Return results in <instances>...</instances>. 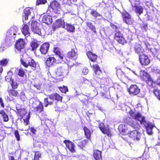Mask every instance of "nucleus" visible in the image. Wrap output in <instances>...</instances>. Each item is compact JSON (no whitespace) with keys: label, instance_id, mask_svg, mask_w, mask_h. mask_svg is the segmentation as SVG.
<instances>
[{"label":"nucleus","instance_id":"f257e3e1","mask_svg":"<svg viewBox=\"0 0 160 160\" xmlns=\"http://www.w3.org/2000/svg\"><path fill=\"white\" fill-rule=\"evenodd\" d=\"M20 57L21 64L24 67L28 68L30 66L34 70H36L38 68V64L33 59L29 57L25 58L23 55H21Z\"/></svg>","mask_w":160,"mask_h":160},{"label":"nucleus","instance_id":"f03ea898","mask_svg":"<svg viewBox=\"0 0 160 160\" xmlns=\"http://www.w3.org/2000/svg\"><path fill=\"white\" fill-rule=\"evenodd\" d=\"M107 81V79L105 78H102L100 79L99 83L101 85H104V86H101L100 88H103L104 91L100 93L102 97L105 98H109L110 96L109 87L108 85L105 84V82Z\"/></svg>","mask_w":160,"mask_h":160},{"label":"nucleus","instance_id":"7ed1b4c3","mask_svg":"<svg viewBox=\"0 0 160 160\" xmlns=\"http://www.w3.org/2000/svg\"><path fill=\"white\" fill-rule=\"evenodd\" d=\"M141 80L145 82L148 86L153 87V84H155L154 82L151 78L150 75L145 72H143L140 75Z\"/></svg>","mask_w":160,"mask_h":160},{"label":"nucleus","instance_id":"20e7f679","mask_svg":"<svg viewBox=\"0 0 160 160\" xmlns=\"http://www.w3.org/2000/svg\"><path fill=\"white\" fill-rule=\"evenodd\" d=\"M68 73L67 68L64 66L58 68L56 72V74L57 76L62 77L61 78H58L57 80L61 81L63 80L64 76L67 75Z\"/></svg>","mask_w":160,"mask_h":160},{"label":"nucleus","instance_id":"39448f33","mask_svg":"<svg viewBox=\"0 0 160 160\" xmlns=\"http://www.w3.org/2000/svg\"><path fill=\"white\" fill-rule=\"evenodd\" d=\"M26 43L24 39L21 38L17 40L14 47L17 51L20 53L25 52V45Z\"/></svg>","mask_w":160,"mask_h":160},{"label":"nucleus","instance_id":"423d86ee","mask_svg":"<svg viewBox=\"0 0 160 160\" xmlns=\"http://www.w3.org/2000/svg\"><path fill=\"white\" fill-rule=\"evenodd\" d=\"M128 113L130 116L132 118L140 122L141 124H144L146 122L144 117L142 116L140 112L136 113L131 110Z\"/></svg>","mask_w":160,"mask_h":160},{"label":"nucleus","instance_id":"0eeeda50","mask_svg":"<svg viewBox=\"0 0 160 160\" xmlns=\"http://www.w3.org/2000/svg\"><path fill=\"white\" fill-rule=\"evenodd\" d=\"M39 23L34 20H32L31 23V29L34 34L41 35L42 33L41 30L39 27Z\"/></svg>","mask_w":160,"mask_h":160},{"label":"nucleus","instance_id":"6e6552de","mask_svg":"<svg viewBox=\"0 0 160 160\" xmlns=\"http://www.w3.org/2000/svg\"><path fill=\"white\" fill-rule=\"evenodd\" d=\"M123 21L128 25H131L133 23V20L131 15L127 11L121 12Z\"/></svg>","mask_w":160,"mask_h":160},{"label":"nucleus","instance_id":"1a4fd4ad","mask_svg":"<svg viewBox=\"0 0 160 160\" xmlns=\"http://www.w3.org/2000/svg\"><path fill=\"white\" fill-rule=\"evenodd\" d=\"M141 133L138 131L134 130L129 131L127 133L128 137L134 140L138 141L141 138Z\"/></svg>","mask_w":160,"mask_h":160},{"label":"nucleus","instance_id":"9d476101","mask_svg":"<svg viewBox=\"0 0 160 160\" xmlns=\"http://www.w3.org/2000/svg\"><path fill=\"white\" fill-rule=\"evenodd\" d=\"M114 39L119 43L123 45L127 42V41L124 38L123 34L120 31H118L115 33Z\"/></svg>","mask_w":160,"mask_h":160},{"label":"nucleus","instance_id":"9b49d317","mask_svg":"<svg viewBox=\"0 0 160 160\" xmlns=\"http://www.w3.org/2000/svg\"><path fill=\"white\" fill-rule=\"evenodd\" d=\"M50 7L55 13H60L58 9L60 8L61 5L56 0H53L50 2Z\"/></svg>","mask_w":160,"mask_h":160},{"label":"nucleus","instance_id":"f8f14e48","mask_svg":"<svg viewBox=\"0 0 160 160\" xmlns=\"http://www.w3.org/2000/svg\"><path fill=\"white\" fill-rule=\"evenodd\" d=\"M65 22L64 20L60 18L52 24V28L53 30L54 31L56 28L62 27L63 28H65Z\"/></svg>","mask_w":160,"mask_h":160},{"label":"nucleus","instance_id":"ddd939ff","mask_svg":"<svg viewBox=\"0 0 160 160\" xmlns=\"http://www.w3.org/2000/svg\"><path fill=\"white\" fill-rule=\"evenodd\" d=\"M128 91L130 94L136 95L139 93L140 89L136 85L132 84L128 88Z\"/></svg>","mask_w":160,"mask_h":160},{"label":"nucleus","instance_id":"4468645a","mask_svg":"<svg viewBox=\"0 0 160 160\" xmlns=\"http://www.w3.org/2000/svg\"><path fill=\"white\" fill-rule=\"evenodd\" d=\"M63 143L65 144L67 148L71 152L74 153L75 152L74 143L68 140H65L63 141Z\"/></svg>","mask_w":160,"mask_h":160},{"label":"nucleus","instance_id":"2eb2a0df","mask_svg":"<svg viewBox=\"0 0 160 160\" xmlns=\"http://www.w3.org/2000/svg\"><path fill=\"white\" fill-rule=\"evenodd\" d=\"M139 60L142 65L147 66L150 62V60L148 56L144 54L139 56Z\"/></svg>","mask_w":160,"mask_h":160},{"label":"nucleus","instance_id":"dca6fc26","mask_svg":"<svg viewBox=\"0 0 160 160\" xmlns=\"http://www.w3.org/2000/svg\"><path fill=\"white\" fill-rule=\"evenodd\" d=\"M77 49L75 47L67 53V58L69 59L75 60L77 58Z\"/></svg>","mask_w":160,"mask_h":160},{"label":"nucleus","instance_id":"f3484780","mask_svg":"<svg viewBox=\"0 0 160 160\" xmlns=\"http://www.w3.org/2000/svg\"><path fill=\"white\" fill-rule=\"evenodd\" d=\"M50 44L48 42H46L42 44L40 46V51L42 54H46L48 51Z\"/></svg>","mask_w":160,"mask_h":160},{"label":"nucleus","instance_id":"a211bd4d","mask_svg":"<svg viewBox=\"0 0 160 160\" xmlns=\"http://www.w3.org/2000/svg\"><path fill=\"white\" fill-rule=\"evenodd\" d=\"M57 60L55 58L52 56H49L46 60L45 64L48 67L53 66L56 63Z\"/></svg>","mask_w":160,"mask_h":160},{"label":"nucleus","instance_id":"6ab92c4d","mask_svg":"<svg viewBox=\"0 0 160 160\" xmlns=\"http://www.w3.org/2000/svg\"><path fill=\"white\" fill-rule=\"evenodd\" d=\"M48 97L49 99L52 101L56 100L58 102H62V97L56 93H53L48 95Z\"/></svg>","mask_w":160,"mask_h":160},{"label":"nucleus","instance_id":"aec40b11","mask_svg":"<svg viewBox=\"0 0 160 160\" xmlns=\"http://www.w3.org/2000/svg\"><path fill=\"white\" fill-rule=\"evenodd\" d=\"M37 102L38 103V105L36 107H32V108L34 112L39 113L44 111L43 106L41 101H38Z\"/></svg>","mask_w":160,"mask_h":160},{"label":"nucleus","instance_id":"412c9836","mask_svg":"<svg viewBox=\"0 0 160 160\" xmlns=\"http://www.w3.org/2000/svg\"><path fill=\"white\" fill-rule=\"evenodd\" d=\"M134 48L135 52L138 54L139 56L144 54V51L141 45L136 44Z\"/></svg>","mask_w":160,"mask_h":160},{"label":"nucleus","instance_id":"4be33fe9","mask_svg":"<svg viewBox=\"0 0 160 160\" xmlns=\"http://www.w3.org/2000/svg\"><path fill=\"white\" fill-rule=\"evenodd\" d=\"M145 123H146V125H145V126L148 134L149 135H152V129L154 127V125L152 124L151 122L147 123L146 122Z\"/></svg>","mask_w":160,"mask_h":160},{"label":"nucleus","instance_id":"5701e85b","mask_svg":"<svg viewBox=\"0 0 160 160\" xmlns=\"http://www.w3.org/2000/svg\"><path fill=\"white\" fill-rule=\"evenodd\" d=\"M86 54L88 59L92 62H96L98 56L95 53H93L91 51H88Z\"/></svg>","mask_w":160,"mask_h":160},{"label":"nucleus","instance_id":"b1692460","mask_svg":"<svg viewBox=\"0 0 160 160\" xmlns=\"http://www.w3.org/2000/svg\"><path fill=\"white\" fill-rule=\"evenodd\" d=\"M102 151L96 149L93 150V155L96 160H102Z\"/></svg>","mask_w":160,"mask_h":160},{"label":"nucleus","instance_id":"393cba45","mask_svg":"<svg viewBox=\"0 0 160 160\" xmlns=\"http://www.w3.org/2000/svg\"><path fill=\"white\" fill-rule=\"evenodd\" d=\"M13 37V35L12 34H10L9 32L8 31L7 32L5 39V42L7 44L9 45H12Z\"/></svg>","mask_w":160,"mask_h":160},{"label":"nucleus","instance_id":"a878e982","mask_svg":"<svg viewBox=\"0 0 160 160\" xmlns=\"http://www.w3.org/2000/svg\"><path fill=\"white\" fill-rule=\"evenodd\" d=\"M90 65L91 67L92 68V69L94 71V72L95 74L99 76L101 74H102V71L98 64H93L92 65L90 64Z\"/></svg>","mask_w":160,"mask_h":160},{"label":"nucleus","instance_id":"bb28decb","mask_svg":"<svg viewBox=\"0 0 160 160\" xmlns=\"http://www.w3.org/2000/svg\"><path fill=\"white\" fill-rule=\"evenodd\" d=\"M21 31L22 33L25 36L26 35L29 36L30 34L29 27L26 24H23L22 25V28L21 29Z\"/></svg>","mask_w":160,"mask_h":160},{"label":"nucleus","instance_id":"cd10ccee","mask_svg":"<svg viewBox=\"0 0 160 160\" xmlns=\"http://www.w3.org/2000/svg\"><path fill=\"white\" fill-rule=\"evenodd\" d=\"M42 21L47 25L51 24L52 22V17L49 15H45L43 16Z\"/></svg>","mask_w":160,"mask_h":160},{"label":"nucleus","instance_id":"c85d7f7f","mask_svg":"<svg viewBox=\"0 0 160 160\" xmlns=\"http://www.w3.org/2000/svg\"><path fill=\"white\" fill-rule=\"evenodd\" d=\"M16 89L11 88L8 90V92L10 96L17 97L19 96V93Z\"/></svg>","mask_w":160,"mask_h":160},{"label":"nucleus","instance_id":"c756f323","mask_svg":"<svg viewBox=\"0 0 160 160\" xmlns=\"http://www.w3.org/2000/svg\"><path fill=\"white\" fill-rule=\"evenodd\" d=\"M77 144L78 147L80 148L83 149L87 144L88 141L87 140L85 139L82 141L80 140H77Z\"/></svg>","mask_w":160,"mask_h":160},{"label":"nucleus","instance_id":"7c9ffc66","mask_svg":"<svg viewBox=\"0 0 160 160\" xmlns=\"http://www.w3.org/2000/svg\"><path fill=\"white\" fill-rule=\"evenodd\" d=\"M16 113L18 116H19L21 119H22L23 116L27 113V112L25 109L20 108L17 110Z\"/></svg>","mask_w":160,"mask_h":160},{"label":"nucleus","instance_id":"2f4dec72","mask_svg":"<svg viewBox=\"0 0 160 160\" xmlns=\"http://www.w3.org/2000/svg\"><path fill=\"white\" fill-rule=\"evenodd\" d=\"M64 28L67 30L68 32H75V28L73 25L66 23L65 25V28Z\"/></svg>","mask_w":160,"mask_h":160},{"label":"nucleus","instance_id":"473e14b6","mask_svg":"<svg viewBox=\"0 0 160 160\" xmlns=\"http://www.w3.org/2000/svg\"><path fill=\"white\" fill-rule=\"evenodd\" d=\"M89 83V80L83 77H81L79 79L78 82L79 86H81V85L83 84H88Z\"/></svg>","mask_w":160,"mask_h":160},{"label":"nucleus","instance_id":"72a5a7b5","mask_svg":"<svg viewBox=\"0 0 160 160\" xmlns=\"http://www.w3.org/2000/svg\"><path fill=\"white\" fill-rule=\"evenodd\" d=\"M127 124L135 129H139L140 126L139 123L136 122L134 121H129Z\"/></svg>","mask_w":160,"mask_h":160},{"label":"nucleus","instance_id":"f704fd0d","mask_svg":"<svg viewBox=\"0 0 160 160\" xmlns=\"http://www.w3.org/2000/svg\"><path fill=\"white\" fill-rule=\"evenodd\" d=\"M0 114L2 115L3 121L4 122H8L9 120L8 115L3 110L0 111Z\"/></svg>","mask_w":160,"mask_h":160},{"label":"nucleus","instance_id":"c9c22d12","mask_svg":"<svg viewBox=\"0 0 160 160\" xmlns=\"http://www.w3.org/2000/svg\"><path fill=\"white\" fill-rule=\"evenodd\" d=\"M134 8H135V12L136 13L141 15L143 13V8L142 6L135 5L134 6Z\"/></svg>","mask_w":160,"mask_h":160},{"label":"nucleus","instance_id":"e433bc0d","mask_svg":"<svg viewBox=\"0 0 160 160\" xmlns=\"http://www.w3.org/2000/svg\"><path fill=\"white\" fill-rule=\"evenodd\" d=\"M118 129L119 132L120 134L123 135H126L127 134L126 132L127 129L126 128L125 125H120L119 126Z\"/></svg>","mask_w":160,"mask_h":160},{"label":"nucleus","instance_id":"4c0bfd02","mask_svg":"<svg viewBox=\"0 0 160 160\" xmlns=\"http://www.w3.org/2000/svg\"><path fill=\"white\" fill-rule=\"evenodd\" d=\"M83 129L86 138L88 139H90L91 136L90 131L86 126L83 128Z\"/></svg>","mask_w":160,"mask_h":160},{"label":"nucleus","instance_id":"58836bf2","mask_svg":"<svg viewBox=\"0 0 160 160\" xmlns=\"http://www.w3.org/2000/svg\"><path fill=\"white\" fill-rule=\"evenodd\" d=\"M24 15L23 17L25 20H27L28 19V16L31 14L30 9L29 8H26L24 10Z\"/></svg>","mask_w":160,"mask_h":160},{"label":"nucleus","instance_id":"ea45409f","mask_svg":"<svg viewBox=\"0 0 160 160\" xmlns=\"http://www.w3.org/2000/svg\"><path fill=\"white\" fill-rule=\"evenodd\" d=\"M116 74L118 78L120 79H122L125 76V73H124L121 69L117 70Z\"/></svg>","mask_w":160,"mask_h":160},{"label":"nucleus","instance_id":"a19ab883","mask_svg":"<svg viewBox=\"0 0 160 160\" xmlns=\"http://www.w3.org/2000/svg\"><path fill=\"white\" fill-rule=\"evenodd\" d=\"M101 131L102 133L106 134L109 137H111L112 136L111 131L108 128L105 127Z\"/></svg>","mask_w":160,"mask_h":160},{"label":"nucleus","instance_id":"79ce46f5","mask_svg":"<svg viewBox=\"0 0 160 160\" xmlns=\"http://www.w3.org/2000/svg\"><path fill=\"white\" fill-rule=\"evenodd\" d=\"M39 44L36 42L34 41H32L30 44V46L31 47V50L32 51H36Z\"/></svg>","mask_w":160,"mask_h":160},{"label":"nucleus","instance_id":"37998d69","mask_svg":"<svg viewBox=\"0 0 160 160\" xmlns=\"http://www.w3.org/2000/svg\"><path fill=\"white\" fill-rule=\"evenodd\" d=\"M48 97L45 98L44 99V106L45 107H47L49 105H52L53 104V101H49Z\"/></svg>","mask_w":160,"mask_h":160},{"label":"nucleus","instance_id":"c03bdc74","mask_svg":"<svg viewBox=\"0 0 160 160\" xmlns=\"http://www.w3.org/2000/svg\"><path fill=\"white\" fill-rule=\"evenodd\" d=\"M77 0H62V4L64 5H70L72 2H76Z\"/></svg>","mask_w":160,"mask_h":160},{"label":"nucleus","instance_id":"a18cd8bd","mask_svg":"<svg viewBox=\"0 0 160 160\" xmlns=\"http://www.w3.org/2000/svg\"><path fill=\"white\" fill-rule=\"evenodd\" d=\"M25 74V72L23 68H21L18 70V75L19 77H23Z\"/></svg>","mask_w":160,"mask_h":160},{"label":"nucleus","instance_id":"49530a36","mask_svg":"<svg viewBox=\"0 0 160 160\" xmlns=\"http://www.w3.org/2000/svg\"><path fill=\"white\" fill-rule=\"evenodd\" d=\"M90 14L94 17L96 18L98 17L102 16V15L99 13L97 11L92 10L90 12Z\"/></svg>","mask_w":160,"mask_h":160},{"label":"nucleus","instance_id":"de8ad7c7","mask_svg":"<svg viewBox=\"0 0 160 160\" xmlns=\"http://www.w3.org/2000/svg\"><path fill=\"white\" fill-rule=\"evenodd\" d=\"M12 88L17 89L19 86L18 83L14 81V80H12V81L10 82Z\"/></svg>","mask_w":160,"mask_h":160},{"label":"nucleus","instance_id":"09e8293b","mask_svg":"<svg viewBox=\"0 0 160 160\" xmlns=\"http://www.w3.org/2000/svg\"><path fill=\"white\" fill-rule=\"evenodd\" d=\"M58 89L62 93H66L68 91V89L67 87L63 86L62 87H59Z\"/></svg>","mask_w":160,"mask_h":160},{"label":"nucleus","instance_id":"8fccbe9b","mask_svg":"<svg viewBox=\"0 0 160 160\" xmlns=\"http://www.w3.org/2000/svg\"><path fill=\"white\" fill-rule=\"evenodd\" d=\"M87 26L91 29L94 32H96V28L91 22H86Z\"/></svg>","mask_w":160,"mask_h":160},{"label":"nucleus","instance_id":"3c124183","mask_svg":"<svg viewBox=\"0 0 160 160\" xmlns=\"http://www.w3.org/2000/svg\"><path fill=\"white\" fill-rule=\"evenodd\" d=\"M8 63V60L7 58H5L0 61V65L2 66H6Z\"/></svg>","mask_w":160,"mask_h":160},{"label":"nucleus","instance_id":"603ef678","mask_svg":"<svg viewBox=\"0 0 160 160\" xmlns=\"http://www.w3.org/2000/svg\"><path fill=\"white\" fill-rule=\"evenodd\" d=\"M153 93L157 98L160 100V91L158 89H156L153 91Z\"/></svg>","mask_w":160,"mask_h":160},{"label":"nucleus","instance_id":"864d4df0","mask_svg":"<svg viewBox=\"0 0 160 160\" xmlns=\"http://www.w3.org/2000/svg\"><path fill=\"white\" fill-rule=\"evenodd\" d=\"M14 135L16 138L17 140L18 141H19L20 140V136L18 130H16L14 131Z\"/></svg>","mask_w":160,"mask_h":160},{"label":"nucleus","instance_id":"5fc2aeb1","mask_svg":"<svg viewBox=\"0 0 160 160\" xmlns=\"http://www.w3.org/2000/svg\"><path fill=\"white\" fill-rule=\"evenodd\" d=\"M13 79L12 76L9 75H8L5 77V81L8 82H10L12 81V80Z\"/></svg>","mask_w":160,"mask_h":160},{"label":"nucleus","instance_id":"6e6d98bb","mask_svg":"<svg viewBox=\"0 0 160 160\" xmlns=\"http://www.w3.org/2000/svg\"><path fill=\"white\" fill-rule=\"evenodd\" d=\"M30 118V115L28 114L25 119L23 120V123L25 125L27 126L28 125L29 123V120Z\"/></svg>","mask_w":160,"mask_h":160},{"label":"nucleus","instance_id":"4d7b16f0","mask_svg":"<svg viewBox=\"0 0 160 160\" xmlns=\"http://www.w3.org/2000/svg\"><path fill=\"white\" fill-rule=\"evenodd\" d=\"M98 127L100 130L101 131L105 127L104 123L103 122H100L99 123Z\"/></svg>","mask_w":160,"mask_h":160},{"label":"nucleus","instance_id":"13d9d810","mask_svg":"<svg viewBox=\"0 0 160 160\" xmlns=\"http://www.w3.org/2000/svg\"><path fill=\"white\" fill-rule=\"evenodd\" d=\"M35 153L34 157H37L38 158H39L41 157V153L39 151L34 152Z\"/></svg>","mask_w":160,"mask_h":160},{"label":"nucleus","instance_id":"bf43d9fd","mask_svg":"<svg viewBox=\"0 0 160 160\" xmlns=\"http://www.w3.org/2000/svg\"><path fill=\"white\" fill-rule=\"evenodd\" d=\"M47 1L46 0H37V5L44 4L47 2Z\"/></svg>","mask_w":160,"mask_h":160},{"label":"nucleus","instance_id":"052dcab7","mask_svg":"<svg viewBox=\"0 0 160 160\" xmlns=\"http://www.w3.org/2000/svg\"><path fill=\"white\" fill-rule=\"evenodd\" d=\"M30 131L32 134H35L36 132V130L33 127H31L30 129Z\"/></svg>","mask_w":160,"mask_h":160},{"label":"nucleus","instance_id":"680f3d73","mask_svg":"<svg viewBox=\"0 0 160 160\" xmlns=\"http://www.w3.org/2000/svg\"><path fill=\"white\" fill-rule=\"evenodd\" d=\"M88 72V69L87 68H84L82 71V73L84 75H86Z\"/></svg>","mask_w":160,"mask_h":160},{"label":"nucleus","instance_id":"e2e57ef3","mask_svg":"<svg viewBox=\"0 0 160 160\" xmlns=\"http://www.w3.org/2000/svg\"><path fill=\"white\" fill-rule=\"evenodd\" d=\"M57 56L59 58L60 60H63L64 57V55L62 52L58 54Z\"/></svg>","mask_w":160,"mask_h":160},{"label":"nucleus","instance_id":"0e129e2a","mask_svg":"<svg viewBox=\"0 0 160 160\" xmlns=\"http://www.w3.org/2000/svg\"><path fill=\"white\" fill-rule=\"evenodd\" d=\"M0 103L1 107L2 108H5L4 104L3 102V99L1 97H0Z\"/></svg>","mask_w":160,"mask_h":160},{"label":"nucleus","instance_id":"69168bd1","mask_svg":"<svg viewBox=\"0 0 160 160\" xmlns=\"http://www.w3.org/2000/svg\"><path fill=\"white\" fill-rule=\"evenodd\" d=\"M92 93L93 95V97H95L98 94V91L97 90H94L92 91Z\"/></svg>","mask_w":160,"mask_h":160},{"label":"nucleus","instance_id":"338daca9","mask_svg":"<svg viewBox=\"0 0 160 160\" xmlns=\"http://www.w3.org/2000/svg\"><path fill=\"white\" fill-rule=\"evenodd\" d=\"M81 101L84 104L86 105L88 103V100L87 99H84L82 100Z\"/></svg>","mask_w":160,"mask_h":160},{"label":"nucleus","instance_id":"774afa93","mask_svg":"<svg viewBox=\"0 0 160 160\" xmlns=\"http://www.w3.org/2000/svg\"><path fill=\"white\" fill-rule=\"evenodd\" d=\"M148 28V25L147 24H144L143 25L141 26V28L146 30Z\"/></svg>","mask_w":160,"mask_h":160}]
</instances>
